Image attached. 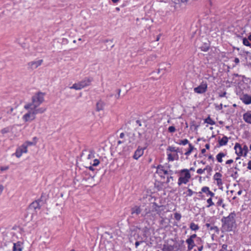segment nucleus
Returning a JSON list of instances; mask_svg holds the SVG:
<instances>
[{
  "instance_id": "1",
  "label": "nucleus",
  "mask_w": 251,
  "mask_h": 251,
  "mask_svg": "<svg viewBox=\"0 0 251 251\" xmlns=\"http://www.w3.org/2000/svg\"><path fill=\"white\" fill-rule=\"evenodd\" d=\"M25 110L23 115L22 119L25 122H31L33 121L36 117V115L38 113H42L45 112L46 109L44 108H37L35 104L33 103H28L24 106Z\"/></svg>"
},
{
  "instance_id": "2",
  "label": "nucleus",
  "mask_w": 251,
  "mask_h": 251,
  "mask_svg": "<svg viewBox=\"0 0 251 251\" xmlns=\"http://www.w3.org/2000/svg\"><path fill=\"white\" fill-rule=\"evenodd\" d=\"M155 177L156 181L160 182L162 186L173 181V177L169 172L162 166H158L156 168Z\"/></svg>"
},
{
  "instance_id": "3",
  "label": "nucleus",
  "mask_w": 251,
  "mask_h": 251,
  "mask_svg": "<svg viewBox=\"0 0 251 251\" xmlns=\"http://www.w3.org/2000/svg\"><path fill=\"white\" fill-rule=\"evenodd\" d=\"M191 177V175L188 169H182L178 172V179L177 184L178 185L186 184Z\"/></svg>"
},
{
  "instance_id": "4",
  "label": "nucleus",
  "mask_w": 251,
  "mask_h": 251,
  "mask_svg": "<svg viewBox=\"0 0 251 251\" xmlns=\"http://www.w3.org/2000/svg\"><path fill=\"white\" fill-rule=\"evenodd\" d=\"M166 151L169 161H173L174 160H178V148L173 146H169L167 149Z\"/></svg>"
},
{
  "instance_id": "5",
  "label": "nucleus",
  "mask_w": 251,
  "mask_h": 251,
  "mask_svg": "<svg viewBox=\"0 0 251 251\" xmlns=\"http://www.w3.org/2000/svg\"><path fill=\"white\" fill-rule=\"evenodd\" d=\"M234 149L236 154L238 156H246L248 152V147L245 145H241L236 143L235 144Z\"/></svg>"
},
{
  "instance_id": "6",
  "label": "nucleus",
  "mask_w": 251,
  "mask_h": 251,
  "mask_svg": "<svg viewBox=\"0 0 251 251\" xmlns=\"http://www.w3.org/2000/svg\"><path fill=\"white\" fill-rule=\"evenodd\" d=\"M44 94L43 93H38L34 95L32 98V102L37 107L39 105L42 103L44 101Z\"/></svg>"
},
{
  "instance_id": "7",
  "label": "nucleus",
  "mask_w": 251,
  "mask_h": 251,
  "mask_svg": "<svg viewBox=\"0 0 251 251\" xmlns=\"http://www.w3.org/2000/svg\"><path fill=\"white\" fill-rule=\"evenodd\" d=\"M234 221L229 218H226L225 219V223L223 225L224 229L227 231H230L234 226Z\"/></svg>"
},
{
  "instance_id": "8",
  "label": "nucleus",
  "mask_w": 251,
  "mask_h": 251,
  "mask_svg": "<svg viewBox=\"0 0 251 251\" xmlns=\"http://www.w3.org/2000/svg\"><path fill=\"white\" fill-rule=\"evenodd\" d=\"M27 151V148L24 144V143L17 148L14 154L18 158L20 157L23 153H26Z\"/></svg>"
},
{
  "instance_id": "9",
  "label": "nucleus",
  "mask_w": 251,
  "mask_h": 251,
  "mask_svg": "<svg viewBox=\"0 0 251 251\" xmlns=\"http://www.w3.org/2000/svg\"><path fill=\"white\" fill-rule=\"evenodd\" d=\"M207 85L206 83L202 82L199 86L195 88L194 91L198 94L204 93L207 90Z\"/></svg>"
},
{
  "instance_id": "10",
  "label": "nucleus",
  "mask_w": 251,
  "mask_h": 251,
  "mask_svg": "<svg viewBox=\"0 0 251 251\" xmlns=\"http://www.w3.org/2000/svg\"><path fill=\"white\" fill-rule=\"evenodd\" d=\"M43 63V60L39 59L31 61L28 63L29 67L32 69H34L40 66Z\"/></svg>"
},
{
  "instance_id": "11",
  "label": "nucleus",
  "mask_w": 251,
  "mask_h": 251,
  "mask_svg": "<svg viewBox=\"0 0 251 251\" xmlns=\"http://www.w3.org/2000/svg\"><path fill=\"white\" fill-rule=\"evenodd\" d=\"M92 81V78L90 77H86L80 81H79L80 83L81 89L89 86Z\"/></svg>"
},
{
  "instance_id": "12",
  "label": "nucleus",
  "mask_w": 251,
  "mask_h": 251,
  "mask_svg": "<svg viewBox=\"0 0 251 251\" xmlns=\"http://www.w3.org/2000/svg\"><path fill=\"white\" fill-rule=\"evenodd\" d=\"M144 149L141 147H138L134 152L133 156V158L137 160L144 154Z\"/></svg>"
},
{
  "instance_id": "13",
  "label": "nucleus",
  "mask_w": 251,
  "mask_h": 251,
  "mask_svg": "<svg viewBox=\"0 0 251 251\" xmlns=\"http://www.w3.org/2000/svg\"><path fill=\"white\" fill-rule=\"evenodd\" d=\"M241 100L246 104L251 103V96L247 94H243L240 97Z\"/></svg>"
},
{
  "instance_id": "14",
  "label": "nucleus",
  "mask_w": 251,
  "mask_h": 251,
  "mask_svg": "<svg viewBox=\"0 0 251 251\" xmlns=\"http://www.w3.org/2000/svg\"><path fill=\"white\" fill-rule=\"evenodd\" d=\"M222 175L220 173H216L214 175V179L216 181V184L219 186H221L223 184L222 180Z\"/></svg>"
},
{
  "instance_id": "15",
  "label": "nucleus",
  "mask_w": 251,
  "mask_h": 251,
  "mask_svg": "<svg viewBox=\"0 0 251 251\" xmlns=\"http://www.w3.org/2000/svg\"><path fill=\"white\" fill-rule=\"evenodd\" d=\"M201 192L205 193L207 197H213L214 194L210 191L209 188L208 187H203L201 189V192H200L201 194Z\"/></svg>"
},
{
  "instance_id": "16",
  "label": "nucleus",
  "mask_w": 251,
  "mask_h": 251,
  "mask_svg": "<svg viewBox=\"0 0 251 251\" xmlns=\"http://www.w3.org/2000/svg\"><path fill=\"white\" fill-rule=\"evenodd\" d=\"M38 141V138L36 137H34L32 138L31 141H26L25 143H24V144L26 146L27 148H28L29 146L36 145Z\"/></svg>"
},
{
  "instance_id": "17",
  "label": "nucleus",
  "mask_w": 251,
  "mask_h": 251,
  "mask_svg": "<svg viewBox=\"0 0 251 251\" xmlns=\"http://www.w3.org/2000/svg\"><path fill=\"white\" fill-rule=\"evenodd\" d=\"M243 119L244 121L251 124V112H248L243 115Z\"/></svg>"
},
{
  "instance_id": "18",
  "label": "nucleus",
  "mask_w": 251,
  "mask_h": 251,
  "mask_svg": "<svg viewBox=\"0 0 251 251\" xmlns=\"http://www.w3.org/2000/svg\"><path fill=\"white\" fill-rule=\"evenodd\" d=\"M228 138L226 136H223L222 138H220L218 140V142L220 146L226 145L228 142Z\"/></svg>"
},
{
  "instance_id": "19",
  "label": "nucleus",
  "mask_w": 251,
  "mask_h": 251,
  "mask_svg": "<svg viewBox=\"0 0 251 251\" xmlns=\"http://www.w3.org/2000/svg\"><path fill=\"white\" fill-rule=\"evenodd\" d=\"M104 106V102L100 100L96 103V110L98 111L101 110L103 109Z\"/></svg>"
},
{
  "instance_id": "20",
  "label": "nucleus",
  "mask_w": 251,
  "mask_h": 251,
  "mask_svg": "<svg viewBox=\"0 0 251 251\" xmlns=\"http://www.w3.org/2000/svg\"><path fill=\"white\" fill-rule=\"evenodd\" d=\"M186 243L188 244V249L189 250H191L193 247L195 246V243L194 240L188 238L186 240Z\"/></svg>"
},
{
  "instance_id": "21",
  "label": "nucleus",
  "mask_w": 251,
  "mask_h": 251,
  "mask_svg": "<svg viewBox=\"0 0 251 251\" xmlns=\"http://www.w3.org/2000/svg\"><path fill=\"white\" fill-rule=\"evenodd\" d=\"M13 251H22V248L21 247V245L20 242H17V243L14 244Z\"/></svg>"
},
{
  "instance_id": "22",
  "label": "nucleus",
  "mask_w": 251,
  "mask_h": 251,
  "mask_svg": "<svg viewBox=\"0 0 251 251\" xmlns=\"http://www.w3.org/2000/svg\"><path fill=\"white\" fill-rule=\"evenodd\" d=\"M226 155V154L224 152H220L216 155V159L219 163L223 162L222 158Z\"/></svg>"
},
{
  "instance_id": "23",
  "label": "nucleus",
  "mask_w": 251,
  "mask_h": 251,
  "mask_svg": "<svg viewBox=\"0 0 251 251\" xmlns=\"http://www.w3.org/2000/svg\"><path fill=\"white\" fill-rule=\"evenodd\" d=\"M70 88L71 89H75L76 90H79L81 89V88L80 87V83L79 82H77L76 83L73 84L72 86L70 87Z\"/></svg>"
},
{
  "instance_id": "24",
  "label": "nucleus",
  "mask_w": 251,
  "mask_h": 251,
  "mask_svg": "<svg viewBox=\"0 0 251 251\" xmlns=\"http://www.w3.org/2000/svg\"><path fill=\"white\" fill-rule=\"evenodd\" d=\"M194 146H193L191 144H189V148L187 150V151H186V152L185 153V154L186 155V156H188L189 155L191 152L193 151L194 150Z\"/></svg>"
},
{
  "instance_id": "25",
  "label": "nucleus",
  "mask_w": 251,
  "mask_h": 251,
  "mask_svg": "<svg viewBox=\"0 0 251 251\" xmlns=\"http://www.w3.org/2000/svg\"><path fill=\"white\" fill-rule=\"evenodd\" d=\"M212 197H209V198L207 199L206 202L207 205H206L207 207H210V206L213 205L214 204V202L212 201Z\"/></svg>"
},
{
  "instance_id": "26",
  "label": "nucleus",
  "mask_w": 251,
  "mask_h": 251,
  "mask_svg": "<svg viewBox=\"0 0 251 251\" xmlns=\"http://www.w3.org/2000/svg\"><path fill=\"white\" fill-rule=\"evenodd\" d=\"M141 210L139 207L138 206H135L132 208V213H136L137 214H138L140 213Z\"/></svg>"
},
{
  "instance_id": "27",
  "label": "nucleus",
  "mask_w": 251,
  "mask_h": 251,
  "mask_svg": "<svg viewBox=\"0 0 251 251\" xmlns=\"http://www.w3.org/2000/svg\"><path fill=\"white\" fill-rule=\"evenodd\" d=\"M188 140L187 139H184V140H179L177 142V144L178 145H185L187 144H188Z\"/></svg>"
},
{
  "instance_id": "28",
  "label": "nucleus",
  "mask_w": 251,
  "mask_h": 251,
  "mask_svg": "<svg viewBox=\"0 0 251 251\" xmlns=\"http://www.w3.org/2000/svg\"><path fill=\"white\" fill-rule=\"evenodd\" d=\"M190 227L192 230H195V231H196L199 229L198 226L194 223H191Z\"/></svg>"
},
{
  "instance_id": "29",
  "label": "nucleus",
  "mask_w": 251,
  "mask_h": 251,
  "mask_svg": "<svg viewBox=\"0 0 251 251\" xmlns=\"http://www.w3.org/2000/svg\"><path fill=\"white\" fill-rule=\"evenodd\" d=\"M205 122L207 124L213 125L215 124V122L213 121L211 118H208L205 119Z\"/></svg>"
},
{
  "instance_id": "30",
  "label": "nucleus",
  "mask_w": 251,
  "mask_h": 251,
  "mask_svg": "<svg viewBox=\"0 0 251 251\" xmlns=\"http://www.w3.org/2000/svg\"><path fill=\"white\" fill-rule=\"evenodd\" d=\"M219 251H232V250L231 249H228L226 245H223Z\"/></svg>"
},
{
  "instance_id": "31",
  "label": "nucleus",
  "mask_w": 251,
  "mask_h": 251,
  "mask_svg": "<svg viewBox=\"0 0 251 251\" xmlns=\"http://www.w3.org/2000/svg\"><path fill=\"white\" fill-rule=\"evenodd\" d=\"M243 43L244 45L246 46H250L251 44L249 42V40L246 38H244L243 40Z\"/></svg>"
},
{
  "instance_id": "32",
  "label": "nucleus",
  "mask_w": 251,
  "mask_h": 251,
  "mask_svg": "<svg viewBox=\"0 0 251 251\" xmlns=\"http://www.w3.org/2000/svg\"><path fill=\"white\" fill-rule=\"evenodd\" d=\"M176 131V129L174 126H170L168 128V131L170 133H174Z\"/></svg>"
},
{
  "instance_id": "33",
  "label": "nucleus",
  "mask_w": 251,
  "mask_h": 251,
  "mask_svg": "<svg viewBox=\"0 0 251 251\" xmlns=\"http://www.w3.org/2000/svg\"><path fill=\"white\" fill-rule=\"evenodd\" d=\"M100 163V161L99 160L95 159L93 160V163H90L93 166H97Z\"/></svg>"
},
{
  "instance_id": "34",
  "label": "nucleus",
  "mask_w": 251,
  "mask_h": 251,
  "mask_svg": "<svg viewBox=\"0 0 251 251\" xmlns=\"http://www.w3.org/2000/svg\"><path fill=\"white\" fill-rule=\"evenodd\" d=\"M193 192L191 189H188L186 192V194L188 196H191L193 195Z\"/></svg>"
},
{
  "instance_id": "35",
  "label": "nucleus",
  "mask_w": 251,
  "mask_h": 251,
  "mask_svg": "<svg viewBox=\"0 0 251 251\" xmlns=\"http://www.w3.org/2000/svg\"><path fill=\"white\" fill-rule=\"evenodd\" d=\"M38 205V202L37 201L33 202L31 206L34 207V208H36Z\"/></svg>"
},
{
  "instance_id": "36",
  "label": "nucleus",
  "mask_w": 251,
  "mask_h": 251,
  "mask_svg": "<svg viewBox=\"0 0 251 251\" xmlns=\"http://www.w3.org/2000/svg\"><path fill=\"white\" fill-rule=\"evenodd\" d=\"M223 200L222 199H219L218 202H217V204L218 206L221 205L223 204Z\"/></svg>"
},
{
  "instance_id": "37",
  "label": "nucleus",
  "mask_w": 251,
  "mask_h": 251,
  "mask_svg": "<svg viewBox=\"0 0 251 251\" xmlns=\"http://www.w3.org/2000/svg\"><path fill=\"white\" fill-rule=\"evenodd\" d=\"M175 218L177 220H179L181 218V215L179 214L176 213V214H175Z\"/></svg>"
},
{
  "instance_id": "38",
  "label": "nucleus",
  "mask_w": 251,
  "mask_h": 251,
  "mask_svg": "<svg viewBox=\"0 0 251 251\" xmlns=\"http://www.w3.org/2000/svg\"><path fill=\"white\" fill-rule=\"evenodd\" d=\"M205 169H199L197 170V172L199 174H201L204 173Z\"/></svg>"
},
{
  "instance_id": "39",
  "label": "nucleus",
  "mask_w": 251,
  "mask_h": 251,
  "mask_svg": "<svg viewBox=\"0 0 251 251\" xmlns=\"http://www.w3.org/2000/svg\"><path fill=\"white\" fill-rule=\"evenodd\" d=\"M9 131V129L8 128H5L1 130L2 133H6Z\"/></svg>"
},
{
  "instance_id": "40",
  "label": "nucleus",
  "mask_w": 251,
  "mask_h": 251,
  "mask_svg": "<svg viewBox=\"0 0 251 251\" xmlns=\"http://www.w3.org/2000/svg\"><path fill=\"white\" fill-rule=\"evenodd\" d=\"M233 162V160L232 159H229L226 161V164H230Z\"/></svg>"
},
{
  "instance_id": "41",
  "label": "nucleus",
  "mask_w": 251,
  "mask_h": 251,
  "mask_svg": "<svg viewBox=\"0 0 251 251\" xmlns=\"http://www.w3.org/2000/svg\"><path fill=\"white\" fill-rule=\"evenodd\" d=\"M235 64L237 65L239 63V59L238 58H235L234 60Z\"/></svg>"
},
{
  "instance_id": "42",
  "label": "nucleus",
  "mask_w": 251,
  "mask_h": 251,
  "mask_svg": "<svg viewBox=\"0 0 251 251\" xmlns=\"http://www.w3.org/2000/svg\"><path fill=\"white\" fill-rule=\"evenodd\" d=\"M248 169L251 170V160L249 161L248 163Z\"/></svg>"
},
{
  "instance_id": "43",
  "label": "nucleus",
  "mask_w": 251,
  "mask_h": 251,
  "mask_svg": "<svg viewBox=\"0 0 251 251\" xmlns=\"http://www.w3.org/2000/svg\"><path fill=\"white\" fill-rule=\"evenodd\" d=\"M8 169V167H1L0 168V170L3 171H6L7 170V169Z\"/></svg>"
},
{
  "instance_id": "44",
  "label": "nucleus",
  "mask_w": 251,
  "mask_h": 251,
  "mask_svg": "<svg viewBox=\"0 0 251 251\" xmlns=\"http://www.w3.org/2000/svg\"><path fill=\"white\" fill-rule=\"evenodd\" d=\"M226 93L225 92H223V93H220L219 94V96L220 97H224L226 96Z\"/></svg>"
},
{
  "instance_id": "45",
  "label": "nucleus",
  "mask_w": 251,
  "mask_h": 251,
  "mask_svg": "<svg viewBox=\"0 0 251 251\" xmlns=\"http://www.w3.org/2000/svg\"><path fill=\"white\" fill-rule=\"evenodd\" d=\"M196 237V234H193L189 238V239H191L193 240H194V239Z\"/></svg>"
},
{
  "instance_id": "46",
  "label": "nucleus",
  "mask_w": 251,
  "mask_h": 251,
  "mask_svg": "<svg viewBox=\"0 0 251 251\" xmlns=\"http://www.w3.org/2000/svg\"><path fill=\"white\" fill-rule=\"evenodd\" d=\"M188 170L189 171V173H190V172L191 171H193V172L195 171V169L194 168H190V169H188Z\"/></svg>"
},
{
  "instance_id": "47",
  "label": "nucleus",
  "mask_w": 251,
  "mask_h": 251,
  "mask_svg": "<svg viewBox=\"0 0 251 251\" xmlns=\"http://www.w3.org/2000/svg\"><path fill=\"white\" fill-rule=\"evenodd\" d=\"M205 147L206 149L208 150L210 148V145L209 144H207L205 145Z\"/></svg>"
},
{
  "instance_id": "48",
  "label": "nucleus",
  "mask_w": 251,
  "mask_h": 251,
  "mask_svg": "<svg viewBox=\"0 0 251 251\" xmlns=\"http://www.w3.org/2000/svg\"><path fill=\"white\" fill-rule=\"evenodd\" d=\"M139 244H140V242H136L135 243V247H136V248H137L138 246L139 245Z\"/></svg>"
},
{
  "instance_id": "49",
  "label": "nucleus",
  "mask_w": 251,
  "mask_h": 251,
  "mask_svg": "<svg viewBox=\"0 0 251 251\" xmlns=\"http://www.w3.org/2000/svg\"><path fill=\"white\" fill-rule=\"evenodd\" d=\"M208 159H213V157H212V156L211 155H209L208 156Z\"/></svg>"
},
{
  "instance_id": "50",
  "label": "nucleus",
  "mask_w": 251,
  "mask_h": 251,
  "mask_svg": "<svg viewBox=\"0 0 251 251\" xmlns=\"http://www.w3.org/2000/svg\"><path fill=\"white\" fill-rule=\"evenodd\" d=\"M111 0L113 2L116 3L118 1H119L120 0Z\"/></svg>"
},
{
  "instance_id": "51",
  "label": "nucleus",
  "mask_w": 251,
  "mask_h": 251,
  "mask_svg": "<svg viewBox=\"0 0 251 251\" xmlns=\"http://www.w3.org/2000/svg\"><path fill=\"white\" fill-rule=\"evenodd\" d=\"M88 168H89V170H92V171L93 170V166H90Z\"/></svg>"
},
{
  "instance_id": "52",
  "label": "nucleus",
  "mask_w": 251,
  "mask_h": 251,
  "mask_svg": "<svg viewBox=\"0 0 251 251\" xmlns=\"http://www.w3.org/2000/svg\"><path fill=\"white\" fill-rule=\"evenodd\" d=\"M205 151H206V149H202V150H201V152H202V153H204Z\"/></svg>"
},
{
  "instance_id": "53",
  "label": "nucleus",
  "mask_w": 251,
  "mask_h": 251,
  "mask_svg": "<svg viewBox=\"0 0 251 251\" xmlns=\"http://www.w3.org/2000/svg\"><path fill=\"white\" fill-rule=\"evenodd\" d=\"M218 108H219V109H222V104H221L218 106Z\"/></svg>"
},
{
  "instance_id": "54",
  "label": "nucleus",
  "mask_w": 251,
  "mask_h": 251,
  "mask_svg": "<svg viewBox=\"0 0 251 251\" xmlns=\"http://www.w3.org/2000/svg\"><path fill=\"white\" fill-rule=\"evenodd\" d=\"M248 39H249V40H250V41H251V35H250L249 36Z\"/></svg>"
},
{
  "instance_id": "55",
  "label": "nucleus",
  "mask_w": 251,
  "mask_h": 251,
  "mask_svg": "<svg viewBox=\"0 0 251 251\" xmlns=\"http://www.w3.org/2000/svg\"><path fill=\"white\" fill-rule=\"evenodd\" d=\"M123 136H124V133H121V134H120V137H123Z\"/></svg>"
},
{
  "instance_id": "56",
  "label": "nucleus",
  "mask_w": 251,
  "mask_h": 251,
  "mask_svg": "<svg viewBox=\"0 0 251 251\" xmlns=\"http://www.w3.org/2000/svg\"><path fill=\"white\" fill-rule=\"evenodd\" d=\"M0 190L1 191H2V190H3V187H2V186H0Z\"/></svg>"
},
{
  "instance_id": "57",
  "label": "nucleus",
  "mask_w": 251,
  "mask_h": 251,
  "mask_svg": "<svg viewBox=\"0 0 251 251\" xmlns=\"http://www.w3.org/2000/svg\"><path fill=\"white\" fill-rule=\"evenodd\" d=\"M240 156H238V157H236V160H238V159H239V158H240Z\"/></svg>"
},
{
  "instance_id": "58",
  "label": "nucleus",
  "mask_w": 251,
  "mask_h": 251,
  "mask_svg": "<svg viewBox=\"0 0 251 251\" xmlns=\"http://www.w3.org/2000/svg\"><path fill=\"white\" fill-rule=\"evenodd\" d=\"M238 194H241V191H239V192H238Z\"/></svg>"
},
{
  "instance_id": "59",
  "label": "nucleus",
  "mask_w": 251,
  "mask_h": 251,
  "mask_svg": "<svg viewBox=\"0 0 251 251\" xmlns=\"http://www.w3.org/2000/svg\"><path fill=\"white\" fill-rule=\"evenodd\" d=\"M250 150L251 151V144L250 146Z\"/></svg>"
},
{
  "instance_id": "60",
  "label": "nucleus",
  "mask_w": 251,
  "mask_h": 251,
  "mask_svg": "<svg viewBox=\"0 0 251 251\" xmlns=\"http://www.w3.org/2000/svg\"><path fill=\"white\" fill-rule=\"evenodd\" d=\"M187 0H181L182 1H186Z\"/></svg>"
},
{
  "instance_id": "61",
  "label": "nucleus",
  "mask_w": 251,
  "mask_h": 251,
  "mask_svg": "<svg viewBox=\"0 0 251 251\" xmlns=\"http://www.w3.org/2000/svg\"><path fill=\"white\" fill-rule=\"evenodd\" d=\"M75 251V250H71V251Z\"/></svg>"
}]
</instances>
